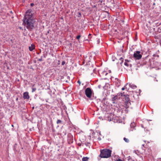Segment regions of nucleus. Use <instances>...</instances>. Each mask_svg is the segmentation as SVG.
I'll return each mask as SVG.
<instances>
[{"mask_svg": "<svg viewBox=\"0 0 161 161\" xmlns=\"http://www.w3.org/2000/svg\"><path fill=\"white\" fill-rule=\"evenodd\" d=\"M36 90V88H32V92H34Z\"/></svg>", "mask_w": 161, "mask_h": 161, "instance_id": "obj_14", "label": "nucleus"}, {"mask_svg": "<svg viewBox=\"0 0 161 161\" xmlns=\"http://www.w3.org/2000/svg\"><path fill=\"white\" fill-rule=\"evenodd\" d=\"M80 36H81L80 35H79L76 37V38L77 39L79 40L80 37Z\"/></svg>", "mask_w": 161, "mask_h": 161, "instance_id": "obj_15", "label": "nucleus"}, {"mask_svg": "<svg viewBox=\"0 0 161 161\" xmlns=\"http://www.w3.org/2000/svg\"><path fill=\"white\" fill-rule=\"evenodd\" d=\"M62 122V121L60 119H58L57 121V124H60Z\"/></svg>", "mask_w": 161, "mask_h": 161, "instance_id": "obj_12", "label": "nucleus"}, {"mask_svg": "<svg viewBox=\"0 0 161 161\" xmlns=\"http://www.w3.org/2000/svg\"><path fill=\"white\" fill-rule=\"evenodd\" d=\"M120 59H122L123 58H121Z\"/></svg>", "mask_w": 161, "mask_h": 161, "instance_id": "obj_27", "label": "nucleus"}, {"mask_svg": "<svg viewBox=\"0 0 161 161\" xmlns=\"http://www.w3.org/2000/svg\"><path fill=\"white\" fill-rule=\"evenodd\" d=\"M35 48V46L34 45L31 44V46L29 47V49L30 51H32Z\"/></svg>", "mask_w": 161, "mask_h": 161, "instance_id": "obj_9", "label": "nucleus"}, {"mask_svg": "<svg viewBox=\"0 0 161 161\" xmlns=\"http://www.w3.org/2000/svg\"><path fill=\"white\" fill-rule=\"evenodd\" d=\"M57 64H58V65L60 64V61L59 60H58V63H57Z\"/></svg>", "mask_w": 161, "mask_h": 161, "instance_id": "obj_22", "label": "nucleus"}, {"mask_svg": "<svg viewBox=\"0 0 161 161\" xmlns=\"http://www.w3.org/2000/svg\"><path fill=\"white\" fill-rule=\"evenodd\" d=\"M124 96L125 107L128 108L130 104V100L129 98V95H125Z\"/></svg>", "mask_w": 161, "mask_h": 161, "instance_id": "obj_3", "label": "nucleus"}, {"mask_svg": "<svg viewBox=\"0 0 161 161\" xmlns=\"http://www.w3.org/2000/svg\"><path fill=\"white\" fill-rule=\"evenodd\" d=\"M39 61H42V58H39L38 59V60Z\"/></svg>", "mask_w": 161, "mask_h": 161, "instance_id": "obj_21", "label": "nucleus"}, {"mask_svg": "<svg viewBox=\"0 0 161 161\" xmlns=\"http://www.w3.org/2000/svg\"><path fill=\"white\" fill-rule=\"evenodd\" d=\"M85 93L86 97L89 98H90L92 95V91L90 88H86L85 90Z\"/></svg>", "mask_w": 161, "mask_h": 161, "instance_id": "obj_4", "label": "nucleus"}, {"mask_svg": "<svg viewBox=\"0 0 161 161\" xmlns=\"http://www.w3.org/2000/svg\"><path fill=\"white\" fill-rule=\"evenodd\" d=\"M111 152L112 151L109 149H104L101 150L99 156L101 158H108L111 156Z\"/></svg>", "mask_w": 161, "mask_h": 161, "instance_id": "obj_2", "label": "nucleus"}, {"mask_svg": "<svg viewBox=\"0 0 161 161\" xmlns=\"http://www.w3.org/2000/svg\"><path fill=\"white\" fill-rule=\"evenodd\" d=\"M34 4L33 3H31V6H34Z\"/></svg>", "mask_w": 161, "mask_h": 161, "instance_id": "obj_23", "label": "nucleus"}, {"mask_svg": "<svg viewBox=\"0 0 161 161\" xmlns=\"http://www.w3.org/2000/svg\"><path fill=\"white\" fill-rule=\"evenodd\" d=\"M89 159L87 157H83L82 158V161H87Z\"/></svg>", "mask_w": 161, "mask_h": 161, "instance_id": "obj_10", "label": "nucleus"}, {"mask_svg": "<svg viewBox=\"0 0 161 161\" xmlns=\"http://www.w3.org/2000/svg\"><path fill=\"white\" fill-rule=\"evenodd\" d=\"M117 85L118 86H119L120 85V82L119 80H117Z\"/></svg>", "mask_w": 161, "mask_h": 161, "instance_id": "obj_13", "label": "nucleus"}, {"mask_svg": "<svg viewBox=\"0 0 161 161\" xmlns=\"http://www.w3.org/2000/svg\"><path fill=\"white\" fill-rule=\"evenodd\" d=\"M118 100V96H114L112 98V101H113V103H115V101Z\"/></svg>", "mask_w": 161, "mask_h": 161, "instance_id": "obj_8", "label": "nucleus"}, {"mask_svg": "<svg viewBox=\"0 0 161 161\" xmlns=\"http://www.w3.org/2000/svg\"><path fill=\"white\" fill-rule=\"evenodd\" d=\"M108 121H111V118H110L109 119V118L108 117Z\"/></svg>", "mask_w": 161, "mask_h": 161, "instance_id": "obj_20", "label": "nucleus"}, {"mask_svg": "<svg viewBox=\"0 0 161 161\" xmlns=\"http://www.w3.org/2000/svg\"><path fill=\"white\" fill-rule=\"evenodd\" d=\"M91 34H89V36H91Z\"/></svg>", "mask_w": 161, "mask_h": 161, "instance_id": "obj_25", "label": "nucleus"}, {"mask_svg": "<svg viewBox=\"0 0 161 161\" xmlns=\"http://www.w3.org/2000/svg\"><path fill=\"white\" fill-rule=\"evenodd\" d=\"M124 64L125 65L128 66H129V64H128V63L126 62H125Z\"/></svg>", "mask_w": 161, "mask_h": 161, "instance_id": "obj_16", "label": "nucleus"}, {"mask_svg": "<svg viewBox=\"0 0 161 161\" xmlns=\"http://www.w3.org/2000/svg\"><path fill=\"white\" fill-rule=\"evenodd\" d=\"M29 93L28 92H25L23 93V98L24 99H29Z\"/></svg>", "mask_w": 161, "mask_h": 161, "instance_id": "obj_7", "label": "nucleus"}, {"mask_svg": "<svg viewBox=\"0 0 161 161\" xmlns=\"http://www.w3.org/2000/svg\"><path fill=\"white\" fill-rule=\"evenodd\" d=\"M140 52L139 51H136V53H134L133 56L135 59H141L142 57V55L140 54Z\"/></svg>", "mask_w": 161, "mask_h": 161, "instance_id": "obj_5", "label": "nucleus"}, {"mask_svg": "<svg viewBox=\"0 0 161 161\" xmlns=\"http://www.w3.org/2000/svg\"><path fill=\"white\" fill-rule=\"evenodd\" d=\"M66 134V132H65V133H64V135H65Z\"/></svg>", "mask_w": 161, "mask_h": 161, "instance_id": "obj_26", "label": "nucleus"}, {"mask_svg": "<svg viewBox=\"0 0 161 161\" xmlns=\"http://www.w3.org/2000/svg\"><path fill=\"white\" fill-rule=\"evenodd\" d=\"M116 161H124L123 160H122L121 159H118Z\"/></svg>", "mask_w": 161, "mask_h": 161, "instance_id": "obj_18", "label": "nucleus"}, {"mask_svg": "<svg viewBox=\"0 0 161 161\" xmlns=\"http://www.w3.org/2000/svg\"><path fill=\"white\" fill-rule=\"evenodd\" d=\"M65 64V62L64 61H63L62 63V65H64Z\"/></svg>", "mask_w": 161, "mask_h": 161, "instance_id": "obj_17", "label": "nucleus"}, {"mask_svg": "<svg viewBox=\"0 0 161 161\" xmlns=\"http://www.w3.org/2000/svg\"><path fill=\"white\" fill-rule=\"evenodd\" d=\"M68 142L69 144L72 143L73 142V137L72 135L70 134H69L68 135Z\"/></svg>", "mask_w": 161, "mask_h": 161, "instance_id": "obj_6", "label": "nucleus"}, {"mask_svg": "<svg viewBox=\"0 0 161 161\" xmlns=\"http://www.w3.org/2000/svg\"><path fill=\"white\" fill-rule=\"evenodd\" d=\"M158 161H161V158H159L158 159Z\"/></svg>", "mask_w": 161, "mask_h": 161, "instance_id": "obj_19", "label": "nucleus"}, {"mask_svg": "<svg viewBox=\"0 0 161 161\" xmlns=\"http://www.w3.org/2000/svg\"><path fill=\"white\" fill-rule=\"evenodd\" d=\"M124 140L127 143H128L129 142V140L128 138H126L125 137H124Z\"/></svg>", "mask_w": 161, "mask_h": 161, "instance_id": "obj_11", "label": "nucleus"}, {"mask_svg": "<svg viewBox=\"0 0 161 161\" xmlns=\"http://www.w3.org/2000/svg\"><path fill=\"white\" fill-rule=\"evenodd\" d=\"M31 11L30 10L26 11L24 19L25 25L28 30H31L34 27V24L35 22L32 17V14Z\"/></svg>", "mask_w": 161, "mask_h": 161, "instance_id": "obj_1", "label": "nucleus"}, {"mask_svg": "<svg viewBox=\"0 0 161 161\" xmlns=\"http://www.w3.org/2000/svg\"><path fill=\"white\" fill-rule=\"evenodd\" d=\"M125 90V88L124 87H123L122 88V90Z\"/></svg>", "mask_w": 161, "mask_h": 161, "instance_id": "obj_24", "label": "nucleus"}, {"mask_svg": "<svg viewBox=\"0 0 161 161\" xmlns=\"http://www.w3.org/2000/svg\"><path fill=\"white\" fill-rule=\"evenodd\" d=\"M18 98H17V99H16V100H18Z\"/></svg>", "mask_w": 161, "mask_h": 161, "instance_id": "obj_28", "label": "nucleus"}]
</instances>
